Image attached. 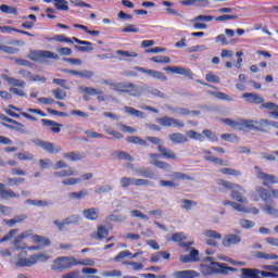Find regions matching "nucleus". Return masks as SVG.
<instances>
[{"instance_id": "a211bd4d", "label": "nucleus", "mask_w": 278, "mask_h": 278, "mask_svg": "<svg viewBox=\"0 0 278 278\" xmlns=\"http://www.w3.org/2000/svg\"><path fill=\"white\" fill-rule=\"evenodd\" d=\"M73 41L76 42L77 45L85 46V47L75 46L76 51H81V52L94 51V48H92V42H90V41L79 40L77 37H73L72 42Z\"/></svg>"}, {"instance_id": "e433bc0d", "label": "nucleus", "mask_w": 278, "mask_h": 278, "mask_svg": "<svg viewBox=\"0 0 278 278\" xmlns=\"http://www.w3.org/2000/svg\"><path fill=\"white\" fill-rule=\"evenodd\" d=\"M12 244L16 251H25V249H27V244L23 242V239L18 235L15 237Z\"/></svg>"}, {"instance_id": "8fccbe9b", "label": "nucleus", "mask_w": 278, "mask_h": 278, "mask_svg": "<svg viewBox=\"0 0 278 278\" xmlns=\"http://www.w3.org/2000/svg\"><path fill=\"white\" fill-rule=\"evenodd\" d=\"M0 51H3V53H8L9 55H14L18 53V48L5 46L0 43Z\"/></svg>"}, {"instance_id": "7ed1b4c3", "label": "nucleus", "mask_w": 278, "mask_h": 278, "mask_svg": "<svg viewBox=\"0 0 278 278\" xmlns=\"http://www.w3.org/2000/svg\"><path fill=\"white\" fill-rule=\"evenodd\" d=\"M269 125H273L268 119H260V121H253V119H247L245 123V129H252L253 131H267L266 127Z\"/></svg>"}, {"instance_id": "dca6fc26", "label": "nucleus", "mask_w": 278, "mask_h": 278, "mask_svg": "<svg viewBox=\"0 0 278 278\" xmlns=\"http://www.w3.org/2000/svg\"><path fill=\"white\" fill-rule=\"evenodd\" d=\"M20 197L21 195L12 191V189H5V185L0 182V199L8 201V199H18Z\"/></svg>"}, {"instance_id": "72a5a7b5", "label": "nucleus", "mask_w": 278, "mask_h": 278, "mask_svg": "<svg viewBox=\"0 0 278 278\" xmlns=\"http://www.w3.org/2000/svg\"><path fill=\"white\" fill-rule=\"evenodd\" d=\"M63 157L71 162H79V160H84V154H80L79 152H67L63 154Z\"/></svg>"}, {"instance_id": "c03bdc74", "label": "nucleus", "mask_w": 278, "mask_h": 278, "mask_svg": "<svg viewBox=\"0 0 278 278\" xmlns=\"http://www.w3.org/2000/svg\"><path fill=\"white\" fill-rule=\"evenodd\" d=\"M263 212H265V214H269V216H278V210L273 204H265L263 206Z\"/></svg>"}, {"instance_id": "bb28decb", "label": "nucleus", "mask_w": 278, "mask_h": 278, "mask_svg": "<svg viewBox=\"0 0 278 278\" xmlns=\"http://www.w3.org/2000/svg\"><path fill=\"white\" fill-rule=\"evenodd\" d=\"M3 127H7V129H12L13 131H18L20 134H27V129H25V125L22 123H18L16 119L13 122V125L10 124H2Z\"/></svg>"}, {"instance_id": "aec40b11", "label": "nucleus", "mask_w": 278, "mask_h": 278, "mask_svg": "<svg viewBox=\"0 0 278 278\" xmlns=\"http://www.w3.org/2000/svg\"><path fill=\"white\" fill-rule=\"evenodd\" d=\"M240 278H263L261 276L262 270L255 268H241Z\"/></svg>"}, {"instance_id": "4be33fe9", "label": "nucleus", "mask_w": 278, "mask_h": 278, "mask_svg": "<svg viewBox=\"0 0 278 278\" xmlns=\"http://www.w3.org/2000/svg\"><path fill=\"white\" fill-rule=\"evenodd\" d=\"M2 79L9 84V86H13L14 88H25L27 86V83L23 79H16L12 78L8 75H2Z\"/></svg>"}, {"instance_id": "2eb2a0df", "label": "nucleus", "mask_w": 278, "mask_h": 278, "mask_svg": "<svg viewBox=\"0 0 278 278\" xmlns=\"http://www.w3.org/2000/svg\"><path fill=\"white\" fill-rule=\"evenodd\" d=\"M244 189L240 186V188H236L230 192V197L232 201H237V203H249V200L244 195Z\"/></svg>"}, {"instance_id": "13d9d810", "label": "nucleus", "mask_w": 278, "mask_h": 278, "mask_svg": "<svg viewBox=\"0 0 278 278\" xmlns=\"http://www.w3.org/2000/svg\"><path fill=\"white\" fill-rule=\"evenodd\" d=\"M239 225L242 229H253L255 227V223L249 219H240Z\"/></svg>"}, {"instance_id": "1a4fd4ad", "label": "nucleus", "mask_w": 278, "mask_h": 278, "mask_svg": "<svg viewBox=\"0 0 278 278\" xmlns=\"http://www.w3.org/2000/svg\"><path fill=\"white\" fill-rule=\"evenodd\" d=\"M135 71L143 73L144 75H148V77H152V79H160V81H166L168 79L164 73L155 70H144V67L136 66Z\"/></svg>"}, {"instance_id": "37998d69", "label": "nucleus", "mask_w": 278, "mask_h": 278, "mask_svg": "<svg viewBox=\"0 0 278 278\" xmlns=\"http://www.w3.org/2000/svg\"><path fill=\"white\" fill-rule=\"evenodd\" d=\"M139 177H148V179H153L154 175L149 168H137L135 169Z\"/></svg>"}, {"instance_id": "20e7f679", "label": "nucleus", "mask_w": 278, "mask_h": 278, "mask_svg": "<svg viewBox=\"0 0 278 278\" xmlns=\"http://www.w3.org/2000/svg\"><path fill=\"white\" fill-rule=\"evenodd\" d=\"M202 236H204V238H208L204 241L205 244H207L208 247H218V242H216L215 240L223 239V235H220V232L212 229H204L202 231Z\"/></svg>"}, {"instance_id": "412c9836", "label": "nucleus", "mask_w": 278, "mask_h": 278, "mask_svg": "<svg viewBox=\"0 0 278 278\" xmlns=\"http://www.w3.org/2000/svg\"><path fill=\"white\" fill-rule=\"evenodd\" d=\"M242 98L247 99L248 103H255L256 105L264 103V98L257 93L245 92L242 94Z\"/></svg>"}, {"instance_id": "c756f323", "label": "nucleus", "mask_w": 278, "mask_h": 278, "mask_svg": "<svg viewBox=\"0 0 278 278\" xmlns=\"http://www.w3.org/2000/svg\"><path fill=\"white\" fill-rule=\"evenodd\" d=\"M123 111L128 116H135V118H144V112L138 111L135 108L131 106H124Z\"/></svg>"}, {"instance_id": "5fc2aeb1", "label": "nucleus", "mask_w": 278, "mask_h": 278, "mask_svg": "<svg viewBox=\"0 0 278 278\" xmlns=\"http://www.w3.org/2000/svg\"><path fill=\"white\" fill-rule=\"evenodd\" d=\"M204 160L206 162H212L213 164H218L219 166H227V162L216 156H204Z\"/></svg>"}, {"instance_id": "ea45409f", "label": "nucleus", "mask_w": 278, "mask_h": 278, "mask_svg": "<svg viewBox=\"0 0 278 278\" xmlns=\"http://www.w3.org/2000/svg\"><path fill=\"white\" fill-rule=\"evenodd\" d=\"M54 8L61 12H68V1L66 0H54Z\"/></svg>"}, {"instance_id": "f257e3e1", "label": "nucleus", "mask_w": 278, "mask_h": 278, "mask_svg": "<svg viewBox=\"0 0 278 278\" xmlns=\"http://www.w3.org/2000/svg\"><path fill=\"white\" fill-rule=\"evenodd\" d=\"M72 266H77V261L71 256H60L55 258L50 268L53 273H64V270H70Z\"/></svg>"}, {"instance_id": "473e14b6", "label": "nucleus", "mask_w": 278, "mask_h": 278, "mask_svg": "<svg viewBox=\"0 0 278 278\" xmlns=\"http://www.w3.org/2000/svg\"><path fill=\"white\" fill-rule=\"evenodd\" d=\"M83 275H85L83 278H101L99 276H96L97 273H99V269L92 268V267H84L81 269Z\"/></svg>"}, {"instance_id": "4d7b16f0", "label": "nucleus", "mask_w": 278, "mask_h": 278, "mask_svg": "<svg viewBox=\"0 0 278 278\" xmlns=\"http://www.w3.org/2000/svg\"><path fill=\"white\" fill-rule=\"evenodd\" d=\"M220 173L223 175H231L232 177H240V175H242V173H240V170H236L233 168H227V167L222 168Z\"/></svg>"}, {"instance_id": "603ef678", "label": "nucleus", "mask_w": 278, "mask_h": 278, "mask_svg": "<svg viewBox=\"0 0 278 278\" xmlns=\"http://www.w3.org/2000/svg\"><path fill=\"white\" fill-rule=\"evenodd\" d=\"M52 94L58 101H64L66 99V92L60 88L53 89Z\"/></svg>"}, {"instance_id": "c85d7f7f", "label": "nucleus", "mask_w": 278, "mask_h": 278, "mask_svg": "<svg viewBox=\"0 0 278 278\" xmlns=\"http://www.w3.org/2000/svg\"><path fill=\"white\" fill-rule=\"evenodd\" d=\"M144 92L152 94V97H157L159 99H168V96H166V93L162 92L160 89L155 87L144 86Z\"/></svg>"}, {"instance_id": "2f4dec72", "label": "nucleus", "mask_w": 278, "mask_h": 278, "mask_svg": "<svg viewBox=\"0 0 278 278\" xmlns=\"http://www.w3.org/2000/svg\"><path fill=\"white\" fill-rule=\"evenodd\" d=\"M167 110H169L172 114H176L177 116H188V114H190V110L186 108H173L170 105H167Z\"/></svg>"}, {"instance_id": "6e6d98bb", "label": "nucleus", "mask_w": 278, "mask_h": 278, "mask_svg": "<svg viewBox=\"0 0 278 278\" xmlns=\"http://www.w3.org/2000/svg\"><path fill=\"white\" fill-rule=\"evenodd\" d=\"M214 21L213 15H198L192 20V23L202 22V23H210Z\"/></svg>"}, {"instance_id": "69168bd1", "label": "nucleus", "mask_w": 278, "mask_h": 278, "mask_svg": "<svg viewBox=\"0 0 278 278\" xmlns=\"http://www.w3.org/2000/svg\"><path fill=\"white\" fill-rule=\"evenodd\" d=\"M81 220V217L79 215H72L65 218L66 225H77Z\"/></svg>"}, {"instance_id": "9b49d317", "label": "nucleus", "mask_w": 278, "mask_h": 278, "mask_svg": "<svg viewBox=\"0 0 278 278\" xmlns=\"http://www.w3.org/2000/svg\"><path fill=\"white\" fill-rule=\"evenodd\" d=\"M240 242H242V237H240L239 235L229 233L224 237L222 244L226 249H229L231 247L240 244Z\"/></svg>"}, {"instance_id": "0e129e2a", "label": "nucleus", "mask_w": 278, "mask_h": 278, "mask_svg": "<svg viewBox=\"0 0 278 278\" xmlns=\"http://www.w3.org/2000/svg\"><path fill=\"white\" fill-rule=\"evenodd\" d=\"M116 157L117 160H126V162H134V156H130V154L127 152H117Z\"/></svg>"}, {"instance_id": "de8ad7c7", "label": "nucleus", "mask_w": 278, "mask_h": 278, "mask_svg": "<svg viewBox=\"0 0 278 278\" xmlns=\"http://www.w3.org/2000/svg\"><path fill=\"white\" fill-rule=\"evenodd\" d=\"M150 60L155 64H170V58L165 55L153 56Z\"/></svg>"}, {"instance_id": "f03ea898", "label": "nucleus", "mask_w": 278, "mask_h": 278, "mask_svg": "<svg viewBox=\"0 0 278 278\" xmlns=\"http://www.w3.org/2000/svg\"><path fill=\"white\" fill-rule=\"evenodd\" d=\"M29 60L33 62H41L42 60H60L58 53L51 52L49 50H35L28 55Z\"/></svg>"}, {"instance_id": "5701e85b", "label": "nucleus", "mask_w": 278, "mask_h": 278, "mask_svg": "<svg viewBox=\"0 0 278 278\" xmlns=\"http://www.w3.org/2000/svg\"><path fill=\"white\" fill-rule=\"evenodd\" d=\"M41 123L46 127H50V131H52V134H60V131H62L61 127H64V125L50 119H41Z\"/></svg>"}, {"instance_id": "4c0bfd02", "label": "nucleus", "mask_w": 278, "mask_h": 278, "mask_svg": "<svg viewBox=\"0 0 278 278\" xmlns=\"http://www.w3.org/2000/svg\"><path fill=\"white\" fill-rule=\"evenodd\" d=\"M33 241L35 243L41 244V247H50L51 244V240H49V238L38 236V235L33 236Z\"/></svg>"}, {"instance_id": "0eeeda50", "label": "nucleus", "mask_w": 278, "mask_h": 278, "mask_svg": "<svg viewBox=\"0 0 278 278\" xmlns=\"http://www.w3.org/2000/svg\"><path fill=\"white\" fill-rule=\"evenodd\" d=\"M36 147H40L41 149H43V151H47L48 153H61L62 151V147H58L55 146V143L49 142V141H42L40 139H37L35 141Z\"/></svg>"}, {"instance_id": "680f3d73", "label": "nucleus", "mask_w": 278, "mask_h": 278, "mask_svg": "<svg viewBox=\"0 0 278 278\" xmlns=\"http://www.w3.org/2000/svg\"><path fill=\"white\" fill-rule=\"evenodd\" d=\"M7 184L8 186L12 187V186H18L20 184H25V178H12V177H8L7 178Z\"/></svg>"}, {"instance_id": "49530a36", "label": "nucleus", "mask_w": 278, "mask_h": 278, "mask_svg": "<svg viewBox=\"0 0 278 278\" xmlns=\"http://www.w3.org/2000/svg\"><path fill=\"white\" fill-rule=\"evenodd\" d=\"M79 90L81 92H86L87 94H90L91 97H94L96 94H103V90H99L90 87H79Z\"/></svg>"}, {"instance_id": "f3484780", "label": "nucleus", "mask_w": 278, "mask_h": 278, "mask_svg": "<svg viewBox=\"0 0 278 278\" xmlns=\"http://www.w3.org/2000/svg\"><path fill=\"white\" fill-rule=\"evenodd\" d=\"M126 94H129L130 97H142V94H144V86L128 83Z\"/></svg>"}, {"instance_id": "864d4df0", "label": "nucleus", "mask_w": 278, "mask_h": 278, "mask_svg": "<svg viewBox=\"0 0 278 278\" xmlns=\"http://www.w3.org/2000/svg\"><path fill=\"white\" fill-rule=\"evenodd\" d=\"M17 160L24 161V162H31L34 160V154L29 152H20L16 154Z\"/></svg>"}, {"instance_id": "6ab92c4d", "label": "nucleus", "mask_w": 278, "mask_h": 278, "mask_svg": "<svg viewBox=\"0 0 278 278\" xmlns=\"http://www.w3.org/2000/svg\"><path fill=\"white\" fill-rule=\"evenodd\" d=\"M168 140H170V142L173 144H184L186 142H190L188 137H186V135H184L181 132L169 134L168 135Z\"/></svg>"}, {"instance_id": "b1692460", "label": "nucleus", "mask_w": 278, "mask_h": 278, "mask_svg": "<svg viewBox=\"0 0 278 278\" xmlns=\"http://www.w3.org/2000/svg\"><path fill=\"white\" fill-rule=\"evenodd\" d=\"M157 150L160 151L162 157H165V160H177V154H175V151L159 144Z\"/></svg>"}, {"instance_id": "79ce46f5", "label": "nucleus", "mask_w": 278, "mask_h": 278, "mask_svg": "<svg viewBox=\"0 0 278 278\" xmlns=\"http://www.w3.org/2000/svg\"><path fill=\"white\" fill-rule=\"evenodd\" d=\"M116 55L119 56V60H125V58H138V53L136 52H129L125 50H116Z\"/></svg>"}, {"instance_id": "7c9ffc66", "label": "nucleus", "mask_w": 278, "mask_h": 278, "mask_svg": "<svg viewBox=\"0 0 278 278\" xmlns=\"http://www.w3.org/2000/svg\"><path fill=\"white\" fill-rule=\"evenodd\" d=\"M24 220H27V215L26 214H20L13 217L12 219H7L5 225L9 227H14L18 223H23Z\"/></svg>"}, {"instance_id": "6e6552de", "label": "nucleus", "mask_w": 278, "mask_h": 278, "mask_svg": "<svg viewBox=\"0 0 278 278\" xmlns=\"http://www.w3.org/2000/svg\"><path fill=\"white\" fill-rule=\"evenodd\" d=\"M156 122L162 127H173V125L174 127H186V124L184 122L168 116L160 117L156 119Z\"/></svg>"}, {"instance_id": "774afa93", "label": "nucleus", "mask_w": 278, "mask_h": 278, "mask_svg": "<svg viewBox=\"0 0 278 278\" xmlns=\"http://www.w3.org/2000/svg\"><path fill=\"white\" fill-rule=\"evenodd\" d=\"M80 271L79 269L72 270L67 274H64L62 278H79Z\"/></svg>"}, {"instance_id": "f8f14e48", "label": "nucleus", "mask_w": 278, "mask_h": 278, "mask_svg": "<svg viewBox=\"0 0 278 278\" xmlns=\"http://www.w3.org/2000/svg\"><path fill=\"white\" fill-rule=\"evenodd\" d=\"M159 157H160V154L151 153L150 154V159H151L150 164L152 166H155V168H161V170H166L167 173L170 172V168H172L170 164H168L164 161L157 160Z\"/></svg>"}, {"instance_id": "423d86ee", "label": "nucleus", "mask_w": 278, "mask_h": 278, "mask_svg": "<svg viewBox=\"0 0 278 278\" xmlns=\"http://www.w3.org/2000/svg\"><path fill=\"white\" fill-rule=\"evenodd\" d=\"M210 268L213 273H219L220 275H229V273L238 271V268L229 267L225 263L212 262Z\"/></svg>"}, {"instance_id": "58836bf2", "label": "nucleus", "mask_w": 278, "mask_h": 278, "mask_svg": "<svg viewBox=\"0 0 278 278\" xmlns=\"http://www.w3.org/2000/svg\"><path fill=\"white\" fill-rule=\"evenodd\" d=\"M254 257H257L258 260H278L277 254L266 252H256Z\"/></svg>"}, {"instance_id": "f704fd0d", "label": "nucleus", "mask_w": 278, "mask_h": 278, "mask_svg": "<svg viewBox=\"0 0 278 278\" xmlns=\"http://www.w3.org/2000/svg\"><path fill=\"white\" fill-rule=\"evenodd\" d=\"M175 277H177V278H194V277H199V274L194 270H182V271H176Z\"/></svg>"}, {"instance_id": "ddd939ff", "label": "nucleus", "mask_w": 278, "mask_h": 278, "mask_svg": "<svg viewBox=\"0 0 278 278\" xmlns=\"http://www.w3.org/2000/svg\"><path fill=\"white\" fill-rule=\"evenodd\" d=\"M164 71L166 73H172L174 75H182V77H188L192 79V72L181 66H167V67H164Z\"/></svg>"}, {"instance_id": "3c124183", "label": "nucleus", "mask_w": 278, "mask_h": 278, "mask_svg": "<svg viewBox=\"0 0 278 278\" xmlns=\"http://www.w3.org/2000/svg\"><path fill=\"white\" fill-rule=\"evenodd\" d=\"M127 142H130L131 144H141V147H147V141L143 139L136 137V136H130L127 137Z\"/></svg>"}, {"instance_id": "09e8293b", "label": "nucleus", "mask_w": 278, "mask_h": 278, "mask_svg": "<svg viewBox=\"0 0 278 278\" xmlns=\"http://www.w3.org/2000/svg\"><path fill=\"white\" fill-rule=\"evenodd\" d=\"M255 190L263 201H268V199H270V191L264 189L263 187H256Z\"/></svg>"}, {"instance_id": "4468645a", "label": "nucleus", "mask_w": 278, "mask_h": 278, "mask_svg": "<svg viewBox=\"0 0 278 278\" xmlns=\"http://www.w3.org/2000/svg\"><path fill=\"white\" fill-rule=\"evenodd\" d=\"M223 123L228 125V127H231V129H237L239 131H244L247 129V119L233 121L226 118L223 121Z\"/></svg>"}, {"instance_id": "bf43d9fd", "label": "nucleus", "mask_w": 278, "mask_h": 278, "mask_svg": "<svg viewBox=\"0 0 278 278\" xmlns=\"http://www.w3.org/2000/svg\"><path fill=\"white\" fill-rule=\"evenodd\" d=\"M119 186L122 188H129V186H134V178H131V177H122L119 179Z\"/></svg>"}, {"instance_id": "393cba45", "label": "nucleus", "mask_w": 278, "mask_h": 278, "mask_svg": "<svg viewBox=\"0 0 278 278\" xmlns=\"http://www.w3.org/2000/svg\"><path fill=\"white\" fill-rule=\"evenodd\" d=\"M110 236V230L105 228V226H98L97 232L91 235V238L94 240H105Z\"/></svg>"}, {"instance_id": "e2e57ef3", "label": "nucleus", "mask_w": 278, "mask_h": 278, "mask_svg": "<svg viewBox=\"0 0 278 278\" xmlns=\"http://www.w3.org/2000/svg\"><path fill=\"white\" fill-rule=\"evenodd\" d=\"M187 136L191 140H199V141L203 140V135H201V132H197L195 130H188Z\"/></svg>"}, {"instance_id": "338daca9", "label": "nucleus", "mask_w": 278, "mask_h": 278, "mask_svg": "<svg viewBox=\"0 0 278 278\" xmlns=\"http://www.w3.org/2000/svg\"><path fill=\"white\" fill-rule=\"evenodd\" d=\"M63 186H77V184H81L79 178H66L62 180Z\"/></svg>"}, {"instance_id": "cd10ccee", "label": "nucleus", "mask_w": 278, "mask_h": 278, "mask_svg": "<svg viewBox=\"0 0 278 278\" xmlns=\"http://www.w3.org/2000/svg\"><path fill=\"white\" fill-rule=\"evenodd\" d=\"M83 215L87 220H97L99 218V208H86L83 211Z\"/></svg>"}, {"instance_id": "a878e982", "label": "nucleus", "mask_w": 278, "mask_h": 278, "mask_svg": "<svg viewBox=\"0 0 278 278\" xmlns=\"http://www.w3.org/2000/svg\"><path fill=\"white\" fill-rule=\"evenodd\" d=\"M30 257L33 260V266H35V264H38V262L45 263L48 260H51V255H49V253L47 252H39L30 255Z\"/></svg>"}, {"instance_id": "052dcab7", "label": "nucleus", "mask_w": 278, "mask_h": 278, "mask_svg": "<svg viewBox=\"0 0 278 278\" xmlns=\"http://www.w3.org/2000/svg\"><path fill=\"white\" fill-rule=\"evenodd\" d=\"M102 277H123V271L118 269L105 270L102 273Z\"/></svg>"}, {"instance_id": "39448f33", "label": "nucleus", "mask_w": 278, "mask_h": 278, "mask_svg": "<svg viewBox=\"0 0 278 278\" xmlns=\"http://www.w3.org/2000/svg\"><path fill=\"white\" fill-rule=\"evenodd\" d=\"M255 175L257 179L263 181V186H270V184H278V178L275 175L266 174L260 168V166H254Z\"/></svg>"}, {"instance_id": "c9c22d12", "label": "nucleus", "mask_w": 278, "mask_h": 278, "mask_svg": "<svg viewBox=\"0 0 278 278\" xmlns=\"http://www.w3.org/2000/svg\"><path fill=\"white\" fill-rule=\"evenodd\" d=\"M53 177H60V178H64V177H73V175H77V172H75L73 168H68V169H63L61 172H54Z\"/></svg>"}, {"instance_id": "a18cd8bd", "label": "nucleus", "mask_w": 278, "mask_h": 278, "mask_svg": "<svg viewBox=\"0 0 278 278\" xmlns=\"http://www.w3.org/2000/svg\"><path fill=\"white\" fill-rule=\"evenodd\" d=\"M1 12L4 14H14V16H18V11L14 7H10L8 4L0 5Z\"/></svg>"}, {"instance_id": "9d476101", "label": "nucleus", "mask_w": 278, "mask_h": 278, "mask_svg": "<svg viewBox=\"0 0 278 278\" xmlns=\"http://www.w3.org/2000/svg\"><path fill=\"white\" fill-rule=\"evenodd\" d=\"M26 255L27 251H23L17 254V261L14 264L16 268H29L34 266V261L31 256H29L28 258H23L26 257Z\"/></svg>"}, {"instance_id": "a19ab883", "label": "nucleus", "mask_w": 278, "mask_h": 278, "mask_svg": "<svg viewBox=\"0 0 278 278\" xmlns=\"http://www.w3.org/2000/svg\"><path fill=\"white\" fill-rule=\"evenodd\" d=\"M114 190V187L112 185H102L94 189V194H106L108 192H112Z\"/></svg>"}]
</instances>
